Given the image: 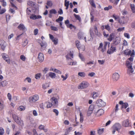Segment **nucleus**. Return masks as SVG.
<instances>
[{"label": "nucleus", "mask_w": 135, "mask_h": 135, "mask_svg": "<svg viewBox=\"0 0 135 135\" xmlns=\"http://www.w3.org/2000/svg\"><path fill=\"white\" fill-rule=\"evenodd\" d=\"M39 128L41 130H43L45 132H46L47 131V129L45 128V126L42 125H40L39 126Z\"/></svg>", "instance_id": "obj_19"}, {"label": "nucleus", "mask_w": 135, "mask_h": 135, "mask_svg": "<svg viewBox=\"0 0 135 135\" xmlns=\"http://www.w3.org/2000/svg\"><path fill=\"white\" fill-rule=\"evenodd\" d=\"M41 16L40 15H38L37 16H36V15L34 14H32L30 17V19H32L33 20L41 18Z\"/></svg>", "instance_id": "obj_10"}, {"label": "nucleus", "mask_w": 135, "mask_h": 135, "mask_svg": "<svg viewBox=\"0 0 135 135\" xmlns=\"http://www.w3.org/2000/svg\"><path fill=\"white\" fill-rule=\"evenodd\" d=\"M121 128V125L119 123H115L112 127L113 129L116 130L117 131L120 129Z\"/></svg>", "instance_id": "obj_8"}, {"label": "nucleus", "mask_w": 135, "mask_h": 135, "mask_svg": "<svg viewBox=\"0 0 135 135\" xmlns=\"http://www.w3.org/2000/svg\"><path fill=\"white\" fill-rule=\"evenodd\" d=\"M96 103L99 107H102L104 106L105 104V103L101 99H99L97 100Z\"/></svg>", "instance_id": "obj_6"}, {"label": "nucleus", "mask_w": 135, "mask_h": 135, "mask_svg": "<svg viewBox=\"0 0 135 135\" xmlns=\"http://www.w3.org/2000/svg\"><path fill=\"white\" fill-rule=\"evenodd\" d=\"M4 133V129L2 127H0V135H3Z\"/></svg>", "instance_id": "obj_45"}, {"label": "nucleus", "mask_w": 135, "mask_h": 135, "mask_svg": "<svg viewBox=\"0 0 135 135\" xmlns=\"http://www.w3.org/2000/svg\"><path fill=\"white\" fill-rule=\"evenodd\" d=\"M116 50L115 47L111 46L110 49L108 50L107 51V53L109 54H111L115 51Z\"/></svg>", "instance_id": "obj_9"}, {"label": "nucleus", "mask_w": 135, "mask_h": 135, "mask_svg": "<svg viewBox=\"0 0 135 135\" xmlns=\"http://www.w3.org/2000/svg\"><path fill=\"white\" fill-rule=\"evenodd\" d=\"M51 100L52 104L54 105H57L58 103V100L57 98L54 97H53L51 98Z\"/></svg>", "instance_id": "obj_12"}, {"label": "nucleus", "mask_w": 135, "mask_h": 135, "mask_svg": "<svg viewBox=\"0 0 135 135\" xmlns=\"http://www.w3.org/2000/svg\"><path fill=\"white\" fill-rule=\"evenodd\" d=\"M104 113V111L102 109H100L96 113V115L98 116H100L102 115Z\"/></svg>", "instance_id": "obj_11"}, {"label": "nucleus", "mask_w": 135, "mask_h": 135, "mask_svg": "<svg viewBox=\"0 0 135 135\" xmlns=\"http://www.w3.org/2000/svg\"><path fill=\"white\" fill-rule=\"evenodd\" d=\"M128 21V20L126 17H122L121 18H120L118 22L120 24H125Z\"/></svg>", "instance_id": "obj_7"}, {"label": "nucleus", "mask_w": 135, "mask_h": 135, "mask_svg": "<svg viewBox=\"0 0 135 135\" xmlns=\"http://www.w3.org/2000/svg\"><path fill=\"white\" fill-rule=\"evenodd\" d=\"M124 27H121V28H118L117 29V30L118 32H121L123 30H124Z\"/></svg>", "instance_id": "obj_60"}, {"label": "nucleus", "mask_w": 135, "mask_h": 135, "mask_svg": "<svg viewBox=\"0 0 135 135\" xmlns=\"http://www.w3.org/2000/svg\"><path fill=\"white\" fill-rule=\"evenodd\" d=\"M112 17L115 20H117L118 22L120 19V17L118 15H116L115 14H113L112 15Z\"/></svg>", "instance_id": "obj_21"}, {"label": "nucleus", "mask_w": 135, "mask_h": 135, "mask_svg": "<svg viewBox=\"0 0 135 135\" xmlns=\"http://www.w3.org/2000/svg\"><path fill=\"white\" fill-rule=\"evenodd\" d=\"M80 121L81 123H82L83 122L84 119L83 115L81 112L80 113Z\"/></svg>", "instance_id": "obj_35"}, {"label": "nucleus", "mask_w": 135, "mask_h": 135, "mask_svg": "<svg viewBox=\"0 0 135 135\" xmlns=\"http://www.w3.org/2000/svg\"><path fill=\"white\" fill-rule=\"evenodd\" d=\"M53 112L55 113L56 115H58L59 114V112L58 110L56 109H54L53 110Z\"/></svg>", "instance_id": "obj_61"}, {"label": "nucleus", "mask_w": 135, "mask_h": 135, "mask_svg": "<svg viewBox=\"0 0 135 135\" xmlns=\"http://www.w3.org/2000/svg\"><path fill=\"white\" fill-rule=\"evenodd\" d=\"M38 58L39 62H42L44 60V55L43 54L41 53H39L38 55Z\"/></svg>", "instance_id": "obj_14"}, {"label": "nucleus", "mask_w": 135, "mask_h": 135, "mask_svg": "<svg viewBox=\"0 0 135 135\" xmlns=\"http://www.w3.org/2000/svg\"><path fill=\"white\" fill-rule=\"evenodd\" d=\"M51 28L52 30L54 31H57L58 30V29L56 27L53 26H51Z\"/></svg>", "instance_id": "obj_49"}, {"label": "nucleus", "mask_w": 135, "mask_h": 135, "mask_svg": "<svg viewBox=\"0 0 135 135\" xmlns=\"http://www.w3.org/2000/svg\"><path fill=\"white\" fill-rule=\"evenodd\" d=\"M39 97L37 94H35L32 96L28 98V101L31 104L35 103L38 100Z\"/></svg>", "instance_id": "obj_2"}, {"label": "nucleus", "mask_w": 135, "mask_h": 135, "mask_svg": "<svg viewBox=\"0 0 135 135\" xmlns=\"http://www.w3.org/2000/svg\"><path fill=\"white\" fill-rule=\"evenodd\" d=\"M132 63L131 62H130L128 61H127L126 62V65L128 68H129L132 67Z\"/></svg>", "instance_id": "obj_30"}, {"label": "nucleus", "mask_w": 135, "mask_h": 135, "mask_svg": "<svg viewBox=\"0 0 135 135\" xmlns=\"http://www.w3.org/2000/svg\"><path fill=\"white\" fill-rule=\"evenodd\" d=\"M122 45L124 46H127L128 45V43L126 40H124L123 41Z\"/></svg>", "instance_id": "obj_51"}, {"label": "nucleus", "mask_w": 135, "mask_h": 135, "mask_svg": "<svg viewBox=\"0 0 135 135\" xmlns=\"http://www.w3.org/2000/svg\"><path fill=\"white\" fill-rule=\"evenodd\" d=\"M52 41L54 43V44L55 45H56L58 43V39L57 38H55Z\"/></svg>", "instance_id": "obj_43"}, {"label": "nucleus", "mask_w": 135, "mask_h": 135, "mask_svg": "<svg viewBox=\"0 0 135 135\" xmlns=\"http://www.w3.org/2000/svg\"><path fill=\"white\" fill-rule=\"evenodd\" d=\"M6 11V10L5 9H1L0 11V14H2L4 13Z\"/></svg>", "instance_id": "obj_63"}, {"label": "nucleus", "mask_w": 135, "mask_h": 135, "mask_svg": "<svg viewBox=\"0 0 135 135\" xmlns=\"http://www.w3.org/2000/svg\"><path fill=\"white\" fill-rule=\"evenodd\" d=\"M69 1H67L66 0H65L64 1V5L66 7V9L67 10L68 9L69 5Z\"/></svg>", "instance_id": "obj_23"}, {"label": "nucleus", "mask_w": 135, "mask_h": 135, "mask_svg": "<svg viewBox=\"0 0 135 135\" xmlns=\"http://www.w3.org/2000/svg\"><path fill=\"white\" fill-rule=\"evenodd\" d=\"M49 76L52 78H54L55 77L56 74L50 72L49 73Z\"/></svg>", "instance_id": "obj_33"}, {"label": "nucleus", "mask_w": 135, "mask_h": 135, "mask_svg": "<svg viewBox=\"0 0 135 135\" xmlns=\"http://www.w3.org/2000/svg\"><path fill=\"white\" fill-rule=\"evenodd\" d=\"M133 71L134 70L132 67L128 68L127 70V73L129 74H130L131 73H133Z\"/></svg>", "instance_id": "obj_22"}, {"label": "nucleus", "mask_w": 135, "mask_h": 135, "mask_svg": "<svg viewBox=\"0 0 135 135\" xmlns=\"http://www.w3.org/2000/svg\"><path fill=\"white\" fill-rule=\"evenodd\" d=\"M38 30L37 28L35 29L34 31V34L35 35H36L38 33Z\"/></svg>", "instance_id": "obj_59"}, {"label": "nucleus", "mask_w": 135, "mask_h": 135, "mask_svg": "<svg viewBox=\"0 0 135 135\" xmlns=\"http://www.w3.org/2000/svg\"><path fill=\"white\" fill-rule=\"evenodd\" d=\"M89 2L90 4L93 7L95 8H96L95 4L93 0L89 1Z\"/></svg>", "instance_id": "obj_40"}, {"label": "nucleus", "mask_w": 135, "mask_h": 135, "mask_svg": "<svg viewBox=\"0 0 135 135\" xmlns=\"http://www.w3.org/2000/svg\"><path fill=\"white\" fill-rule=\"evenodd\" d=\"M114 33H111L110 34L108 38H107V40L111 42L112 41L113 39L114 38Z\"/></svg>", "instance_id": "obj_18"}, {"label": "nucleus", "mask_w": 135, "mask_h": 135, "mask_svg": "<svg viewBox=\"0 0 135 135\" xmlns=\"http://www.w3.org/2000/svg\"><path fill=\"white\" fill-rule=\"evenodd\" d=\"M63 19V17L60 16L59 17V18L56 20V21L57 22H59V21H62Z\"/></svg>", "instance_id": "obj_38"}, {"label": "nucleus", "mask_w": 135, "mask_h": 135, "mask_svg": "<svg viewBox=\"0 0 135 135\" xmlns=\"http://www.w3.org/2000/svg\"><path fill=\"white\" fill-rule=\"evenodd\" d=\"M88 83L86 81H83L78 86L79 89H83L87 87L89 85Z\"/></svg>", "instance_id": "obj_4"}, {"label": "nucleus", "mask_w": 135, "mask_h": 135, "mask_svg": "<svg viewBox=\"0 0 135 135\" xmlns=\"http://www.w3.org/2000/svg\"><path fill=\"white\" fill-rule=\"evenodd\" d=\"M7 97L9 100L11 99L12 96L11 94L9 93H8L7 95Z\"/></svg>", "instance_id": "obj_62"}, {"label": "nucleus", "mask_w": 135, "mask_h": 135, "mask_svg": "<svg viewBox=\"0 0 135 135\" xmlns=\"http://www.w3.org/2000/svg\"><path fill=\"white\" fill-rule=\"evenodd\" d=\"M6 58L4 59V60L7 62L8 64H9L10 63V60L8 56H6Z\"/></svg>", "instance_id": "obj_46"}, {"label": "nucleus", "mask_w": 135, "mask_h": 135, "mask_svg": "<svg viewBox=\"0 0 135 135\" xmlns=\"http://www.w3.org/2000/svg\"><path fill=\"white\" fill-rule=\"evenodd\" d=\"M128 105L127 103H124L123 105H122V108H126L128 106Z\"/></svg>", "instance_id": "obj_41"}, {"label": "nucleus", "mask_w": 135, "mask_h": 135, "mask_svg": "<svg viewBox=\"0 0 135 135\" xmlns=\"http://www.w3.org/2000/svg\"><path fill=\"white\" fill-rule=\"evenodd\" d=\"M73 128L71 127H70L66 129V131L65 132V134L66 135L68 134V133L71 132Z\"/></svg>", "instance_id": "obj_34"}, {"label": "nucleus", "mask_w": 135, "mask_h": 135, "mask_svg": "<svg viewBox=\"0 0 135 135\" xmlns=\"http://www.w3.org/2000/svg\"><path fill=\"white\" fill-rule=\"evenodd\" d=\"M75 42L76 44V46L79 50H80V42L78 40H77L75 41Z\"/></svg>", "instance_id": "obj_27"}, {"label": "nucleus", "mask_w": 135, "mask_h": 135, "mask_svg": "<svg viewBox=\"0 0 135 135\" xmlns=\"http://www.w3.org/2000/svg\"><path fill=\"white\" fill-rule=\"evenodd\" d=\"M107 44L108 42H105L104 45L103 47V44L102 43H100L99 44V46L98 48V50H100L102 52H104L106 50Z\"/></svg>", "instance_id": "obj_3"}, {"label": "nucleus", "mask_w": 135, "mask_h": 135, "mask_svg": "<svg viewBox=\"0 0 135 135\" xmlns=\"http://www.w3.org/2000/svg\"><path fill=\"white\" fill-rule=\"evenodd\" d=\"M12 115L14 120L17 124L22 126H24V124L23 120L16 114H13Z\"/></svg>", "instance_id": "obj_1"}, {"label": "nucleus", "mask_w": 135, "mask_h": 135, "mask_svg": "<svg viewBox=\"0 0 135 135\" xmlns=\"http://www.w3.org/2000/svg\"><path fill=\"white\" fill-rule=\"evenodd\" d=\"M93 107L94 106L93 105H91L89 107L88 112H90V113H92V111L93 110Z\"/></svg>", "instance_id": "obj_44"}, {"label": "nucleus", "mask_w": 135, "mask_h": 135, "mask_svg": "<svg viewBox=\"0 0 135 135\" xmlns=\"http://www.w3.org/2000/svg\"><path fill=\"white\" fill-rule=\"evenodd\" d=\"M128 134L130 135H134L135 134V133L133 131H131L128 132Z\"/></svg>", "instance_id": "obj_64"}, {"label": "nucleus", "mask_w": 135, "mask_h": 135, "mask_svg": "<svg viewBox=\"0 0 135 135\" xmlns=\"http://www.w3.org/2000/svg\"><path fill=\"white\" fill-rule=\"evenodd\" d=\"M104 130V128L99 129L97 130V133L98 134L100 135L103 133Z\"/></svg>", "instance_id": "obj_24"}, {"label": "nucleus", "mask_w": 135, "mask_h": 135, "mask_svg": "<svg viewBox=\"0 0 135 135\" xmlns=\"http://www.w3.org/2000/svg\"><path fill=\"white\" fill-rule=\"evenodd\" d=\"M17 28L20 30L23 31L25 29V27L22 23L20 24L17 27Z\"/></svg>", "instance_id": "obj_17"}, {"label": "nucleus", "mask_w": 135, "mask_h": 135, "mask_svg": "<svg viewBox=\"0 0 135 135\" xmlns=\"http://www.w3.org/2000/svg\"><path fill=\"white\" fill-rule=\"evenodd\" d=\"M82 34L80 32H79L78 33V36L79 39H81L82 38Z\"/></svg>", "instance_id": "obj_55"}, {"label": "nucleus", "mask_w": 135, "mask_h": 135, "mask_svg": "<svg viewBox=\"0 0 135 135\" xmlns=\"http://www.w3.org/2000/svg\"><path fill=\"white\" fill-rule=\"evenodd\" d=\"M74 15L76 19L78 20L79 22H80L81 21V18L79 15H77L74 13Z\"/></svg>", "instance_id": "obj_31"}, {"label": "nucleus", "mask_w": 135, "mask_h": 135, "mask_svg": "<svg viewBox=\"0 0 135 135\" xmlns=\"http://www.w3.org/2000/svg\"><path fill=\"white\" fill-rule=\"evenodd\" d=\"M98 62L99 64L101 65L103 64L104 63L105 61L104 60H98Z\"/></svg>", "instance_id": "obj_58"}, {"label": "nucleus", "mask_w": 135, "mask_h": 135, "mask_svg": "<svg viewBox=\"0 0 135 135\" xmlns=\"http://www.w3.org/2000/svg\"><path fill=\"white\" fill-rule=\"evenodd\" d=\"M93 97L94 99L96 98L98 96V94L95 92H94L93 93Z\"/></svg>", "instance_id": "obj_39"}, {"label": "nucleus", "mask_w": 135, "mask_h": 135, "mask_svg": "<svg viewBox=\"0 0 135 135\" xmlns=\"http://www.w3.org/2000/svg\"><path fill=\"white\" fill-rule=\"evenodd\" d=\"M27 4L28 6H34L35 5L34 2L31 1H29L27 2Z\"/></svg>", "instance_id": "obj_26"}, {"label": "nucleus", "mask_w": 135, "mask_h": 135, "mask_svg": "<svg viewBox=\"0 0 135 135\" xmlns=\"http://www.w3.org/2000/svg\"><path fill=\"white\" fill-rule=\"evenodd\" d=\"M105 28L108 30V31H109L110 30V28L108 24L107 25L105 26Z\"/></svg>", "instance_id": "obj_54"}, {"label": "nucleus", "mask_w": 135, "mask_h": 135, "mask_svg": "<svg viewBox=\"0 0 135 135\" xmlns=\"http://www.w3.org/2000/svg\"><path fill=\"white\" fill-rule=\"evenodd\" d=\"M41 76L40 73H38L36 74L35 75V78L36 79H38L40 78Z\"/></svg>", "instance_id": "obj_36"}, {"label": "nucleus", "mask_w": 135, "mask_h": 135, "mask_svg": "<svg viewBox=\"0 0 135 135\" xmlns=\"http://www.w3.org/2000/svg\"><path fill=\"white\" fill-rule=\"evenodd\" d=\"M7 83L6 81L0 82V86L4 87L7 85Z\"/></svg>", "instance_id": "obj_20"}, {"label": "nucleus", "mask_w": 135, "mask_h": 135, "mask_svg": "<svg viewBox=\"0 0 135 135\" xmlns=\"http://www.w3.org/2000/svg\"><path fill=\"white\" fill-rule=\"evenodd\" d=\"M112 7L111 6H109L108 7H105L104 9L105 11H108L110 9H112Z\"/></svg>", "instance_id": "obj_47"}, {"label": "nucleus", "mask_w": 135, "mask_h": 135, "mask_svg": "<svg viewBox=\"0 0 135 135\" xmlns=\"http://www.w3.org/2000/svg\"><path fill=\"white\" fill-rule=\"evenodd\" d=\"M135 55V53L134 50H132V52L130 56L131 57H130L128 59V60L130 61H132L133 60V57H134Z\"/></svg>", "instance_id": "obj_13"}, {"label": "nucleus", "mask_w": 135, "mask_h": 135, "mask_svg": "<svg viewBox=\"0 0 135 135\" xmlns=\"http://www.w3.org/2000/svg\"><path fill=\"white\" fill-rule=\"evenodd\" d=\"M132 51H131L129 49H127L124 50L123 54L127 56L131 55Z\"/></svg>", "instance_id": "obj_16"}, {"label": "nucleus", "mask_w": 135, "mask_h": 135, "mask_svg": "<svg viewBox=\"0 0 135 135\" xmlns=\"http://www.w3.org/2000/svg\"><path fill=\"white\" fill-rule=\"evenodd\" d=\"M129 125L130 122L128 119L125 120L123 122V125L126 127H128Z\"/></svg>", "instance_id": "obj_15"}, {"label": "nucleus", "mask_w": 135, "mask_h": 135, "mask_svg": "<svg viewBox=\"0 0 135 135\" xmlns=\"http://www.w3.org/2000/svg\"><path fill=\"white\" fill-rule=\"evenodd\" d=\"M11 16L9 14L6 15V21H9L10 18Z\"/></svg>", "instance_id": "obj_53"}, {"label": "nucleus", "mask_w": 135, "mask_h": 135, "mask_svg": "<svg viewBox=\"0 0 135 135\" xmlns=\"http://www.w3.org/2000/svg\"><path fill=\"white\" fill-rule=\"evenodd\" d=\"M73 54L72 53L71 51H70L69 53L66 56V58L69 59H70L69 56L71 57L72 58H73Z\"/></svg>", "instance_id": "obj_25"}, {"label": "nucleus", "mask_w": 135, "mask_h": 135, "mask_svg": "<svg viewBox=\"0 0 135 135\" xmlns=\"http://www.w3.org/2000/svg\"><path fill=\"white\" fill-rule=\"evenodd\" d=\"M130 7L133 13H135V6L134 4H131Z\"/></svg>", "instance_id": "obj_28"}, {"label": "nucleus", "mask_w": 135, "mask_h": 135, "mask_svg": "<svg viewBox=\"0 0 135 135\" xmlns=\"http://www.w3.org/2000/svg\"><path fill=\"white\" fill-rule=\"evenodd\" d=\"M120 75L117 73H115L113 74L112 76V79L113 81L116 82L119 79Z\"/></svg>", "instance_id": "obj_5"}, {"label": "nucleus", "mask_w": 135, "mask_h": 135, "mask_svg": "<svg viewBox=\"0 0 135 135\" xmlns=\"http://www.w3.org/2000/svg\"><path fill=\"white\" fill-rule=\"evenodd\" d=\"M20 59L22 61H25L26 60V57L24 55H22L20 56Z\"/></svg>", "instance_id": "obj_48"}, {"label": "nucleus", "mask_w": 135, "mask_h": 135, "mask_svg": "<svg viewBox=\"0 0 135 135\" xmlns=\"http://www.w3.org/2000/svg\"><path fill=\"white\" fill-rule=\"evenodd\" d=\"M25 109V108L22 105L20 106L18 108V109L20 111L24 110Z\"/></svg>", "instance_id": "obj_42"}, {"label": "nucleus", "mask_w": 135, "mask_h": 135, "mask_svg": "<svg viewBox=\"0 0 135 135\" xmlns=\"http://www.w3.org/2000/svg\"><path fill=\"white\" fill-rule=\"evenodd\" d=\"M66 26L67 27H69L70 29H72L73 28L75 29L76 28V27L72 24H70L69 25H67Z\"/></svg>", "instance_id": "obj_50"}, {"label": "nucleus", "mask_w": 135, "mask_h": 135, "mask_svg": "<svg viewBox=\"0 0 135 135\" xmlns=\"http://www.w3.org/2000/svg\"><path fill=\"white\" fill-rule=\"evenodd\" d=\"M47 83H46L45 84H44L42 85V88L44 89H45L49 87V85L47 86Z\"/></svg>", "instance_id": "obj_56"}, {"label": "nucleus", "mask_w": 135, "mask_h": 135, "mask_svg": "<svg viewBox=\"0 0 135 135\" xmlns=\"http://www.w3.org/2000/svg\"><path fill=\"white\" fill-rule=\"evenodd\" d=\"M50 70L51 71H53L56 73H57L58 74H61V72L60 71L58 70L57 69H56L51 68L50 69Z\"/></svg>", "instance_id": "obj_32"}, {"label": "nucleus", "mask_w": 135, "mask_h": 135, "mask_svg": "<svg viewBox=\"0 0 135 135\" xmlns=\"http://www.w3.org/2000/svg\"><path fill=\"white\" fill-rule=\"evenodd\" d=\"M124 36L125 37H127L128 39H129L130 37L128 33H124Z\"/></svg>", "instance_id": "obj_52"}, {"label": "nucleus", "mask_w": 135, "mask_h": 135, "mask_svg": "<svg viewBox=\"0 0 135 135\" xmlns=\"http://www.w3.org/2000/svg\"><path fill=\"white\" fill-rule=\"evenodd\" d=\"M49 13L50 14H56L57 13V12L55 9H52L50 11Z\"/></svg>", "instance_id": "obj_37"}, {"label": "nucleus", "mask_w": 135, "mask_h": 135, "mask_svg": "<svg viewBox=\"0 0 135 135\" xmlns=\"http://www.w3.org/2000/svg\"><path fill=\"white\" fill-rule=\"evenodd\" d=\"M78 75L79 76L82 78L84 77L86 75L85 73L84 72H79Z\"/></svg>", "instance_id": "obj_29"}, {"label": "nucleus", "mask_w": 135, "mask_h": 135, "mask_svg": "<svg viewBox=\"0 0 135 135\" xmlns=\"http://www.w3.org/2000/svg\"><path fill=\"white\" fill-rule=\"evenodd\" d=\"M52 105V103L50 102H48L47 104L46 107L47 108H50Z\"/></svg>", "instance_id": "obj_57"}]
</instances>
